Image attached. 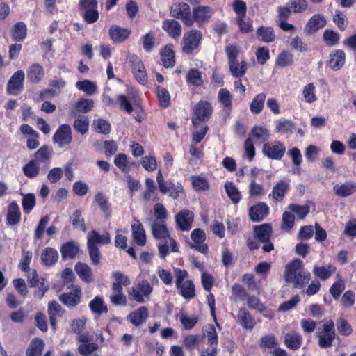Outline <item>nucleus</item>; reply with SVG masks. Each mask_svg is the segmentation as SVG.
<instances>
[{"label":"nucleus","instance_id":"f257e3e1","mask_svg":"<svg viewBox=\"0 0 356 356\" xmlns=\"http://www.w3.org/2000/svg\"><path fill=\"white\" fill-rule=\"evenodd\" d=\"M311 274L307 270L301 260L293 259L285 268L284 280L294 288L302 289L310 280Z\"/></svg>","mask_w":356,"mask_h":356},{"label":"nucleus","instance_id":"f03ea898","mask_svg":"<svg viewBox=\"0 0 356 356\" xmlns=\"http://www.w3.org/2000/svg\"><path fill=\"white\" fill-rule=\"evenodd\" d=\"M337 336L334 323L332 320L323 323L316 332L318 343L321 348H329L333 345V341Z\"/></svg>","mask_w":356,"mask_h":356},{"label":"nucleus","instance_id":"7ed1b4c3","mask_svg":"<svg viewBox=\"0 0 356 356\" xmlns=\"http://www.w3.org/2000/svg\"><path fill=\"white\" fill-rule=\"evenodd\" d=\"M202 38V33L199 30L191 29L186 32L181 41L182 52L187 55H191L200 48Z\"/></svg>","mask_w":356,"mask_h":356},{"label":"nucleus","instance_id":"20e7f679","mask_svg":"<svg viewBox=\"0 0 356 356\" xmlns=\"http://www.w3.org/2000/svg\"><path fill=\"white\" fill-rule=\"evenodd\" d=\"M286 152L284 144L280 140L267 141L264 143L262 153L272 160H280Z\"/></svg>","mask_w":356,"mask_h":356},{"label":"nucleus","instance_id":"39448f33","mask_svg":"<svg viewBox=\"0 0 356 356\" xmlns=\"http://www.w3.org/2000/svg\"><path fill=\"white\" fill-rule=\"evenodd\" d=\"M212 112V106L208 101H200L193 109V124L197 126L200 122L207 121L211 118Z\"/></svg>","mask_w":356,"mask_h":356},{"label":"nucleus","instance_id":"423d86ee","mask_svg":"<svg viewBox=\"0 0 356 356\" xmlns=\"http://www.w3.org/2000/svg\"><path fill=\"white\" fill-rule=\"evenodd\" d=\"M151 230L153 236L159 240L168 238L171 247V252H177L179 251V247L175 239L170 236L165 222H152L151 224Z\"/></svg>","mask_w":356,"mask_h":356},{"label":"nucleus","instance_id":"0eeeda50","mask_svg":"<svg viewBox=\"0 0 356 356\" xmlns=\"http://www.w3.org/2000/svg\"><path fill=\"white\" fill-rule=\"evenodd\" d=\"M170 15L174 18L182 20L187 26H191L193 24V19L191 17V10L188 4L186 3H175L171 6Z\"/></svg>","mask_w":356,"mask_h":356},{"label":"nucleus","instance_id":"6e6552de","mask_svg":"<svg viewBox=\"0 0 356 356\" xmlns=\"http://www.w3.org/2000/svg\"><path fill=\"white\" fill-rule=\"evenodd\" d=\"M152 287L147 280H142L128 291L129 298L143 303L145 298H149L152 292Z\"/></svg>","mask_w":356,"mask_h":356},{"label":"nucleus","instance_id":"1a4fd4ad","mask_svg":"<svg viewBox=\"0 0 356 356\" xmlns=\"http://www.w3.org/2000/svg\"><path fill=\"white\" fill-rule=\"evenodd\" d=\"M68 289L69 291L60 295L59 300L67 307H74L81 302L82 291L79 285L75 284Z\"/></svg>","mask_w":356,"mask_h":356},{"label":"nucleus","instance_id":"9d476101","mask_svg":"<svg viewBox=\"0 0 356 356\" xmlns=\"http://www.w3.org/2000/svg\"><path fill=\"white\" fill-rule=\"evenodd\" d=\"M72 140V129L69 124L60 125L53 136V140L60 147L69 145Z\"/></svg>","mask_w":356,"mask_h":356},{"label":"nucleus","instance_id":"9b49d317","mask_svg":"<svg viewBox=\"0 0 356 356\" xmlns=\"http://www.w3.org/2000/svg\"><path fill=\"white\" fill-rule=\"evenodd\" d=\"M193 243L190 245L192 249H194L201 253L207 254L208 252V246L204 243L206 234L204 230L197 228L193 230L191 234Z\"/></svg>","mask_w":356,"mask_h":356},{"label":"nucleus","instance_id":"f8f14e48","mask_svg":"<svg viewBox=\"0 0 356 356\" xmlns=\"http://www.w3.org/2000/svg\"><path fill=\"white\" fill-rule=\"evenodd\" d=\"M24 72L22 70L15 72L7 83V92L9 94L17 95L23 88Z\"/></svg>","mask_w":356,"mask_h":356},{"label":"nucleus","instance_id":"ddd939ff","mask_svg":"<svg viewBox=\"0 0 356 356\" xmlns=\"http://www.w3.org/2000/svg\"><path fill=\"white\" fill-rule=\"evenodd\" d=\"M213 13V9L211 7L207 6H200L193 8L191 17L193 19V22H196L200 26L209 21Z\"/></svg>","mask_w":356,"mask_h":356},{"label":"nucleus","instance_id":"4468645a","mask_svg":"<svg viewBox=\"0 0 356 356\" xmlns=\"http://www.w3.org/2000/svg\"><path fill=\"white\" fill-rule=\"evenodd\" d=\"M194 214L191 211L183 209L175 216L177 226L183 231L189 230L193 221Z\"/></svg>","mask_w":356,"mask_h":356},{"label":"nucleus","instance_id":"2eb2a0df","mask_svg":"<svg viewBox=\"0 0 356 356\" xmlns=\"http://www.w3.org/2000/svg\"><path fill=\"white\" fill-rule=\"evenodd\" d=\"M47 312L49 317L50 325L52 329L56 331L57 316L61 317L65 313V310L56 300H51L48 304Z\"/></svg>","mask_w":356,"mask_h":356},{"label":"nucleus","instance_id":"dca6fc26","mask_svg":"<svg viewBox=\"0 0 356 356\" xmlns=\"http://www.w3.org/2000/svg\"><path fill=\"white\" fill-rule=\"evenodd\" d=\"M111 40L115 43H121L129 37L131 31L127 28H122L118 25H113L108 31Z\"/></svg>","mask_w":356,"mask_h":356},{"label":"nucleus","instance_id":"f3484780","mask_svg":"<svg viewBox=\"0 0 356 356\" xmlns=\"http://www.w3.org/2000/svg\"><path fill=\"white\" fill-rule=\"evenodd\" d=\"M149 316V312L146 307L142 306L138 309L131 312L127 316V319L134 326L138 327L147 320Z\"/></svg>","mask_w":356,"mask_h":356},{"label":"nucleus","instance_id":"a211bd4d","mask_svg":"<svg viewBox=\"0 0 356 356\" xmlns=\"http://www.w3.org/2000/svg\"><path fill=\"white\" fill-rule=\"evenodd\" d=\"M162 29L170 37L174 39L179 38L182 31L180 23L175 19L164 20L162 24Z\"/></svg>","mask_w":356,"mask_h":356},{"label":"nucleus","instance_id":"6ab92c4d","mask_svg":"<svg viewBox=\"0 0 356 356\" xmlns=\"http://www.w3.org/2000/svg\"><path fill=\"white\" fill-rule=\"evenodd\" d=\"M268 207L266 204L259 202L252 206L249 209V216L250 219L254 222L262 220L268 213Z\"/></svg>","mask_w":356,"mask_h":356},{"label":"nucleus","instance_id":"aec40b11","mask_svg":"<svg viewBox=\"0 0 356 356\" xmlns=\"http://www.w3.org/2000/svg\"><path fill=\"white\" fill-rule=\"evenodd\" d=\"M236 321L245 330H252L256 324L254 318L245 308L239 309Z\"/></svg>","mask_w":356,"mask_h":356},{"label":"nucleus","instance_id":"412c9836","mask_svg":"<svg viewBox=\"0 0 356 356\" xmlns=\"http://www.w3.org/2000/svg\"><path fill=\"white\" fill-rule=\"evenodd\" d=\"M161 60L165 67H172L175 65V54L172 44L165 45L160 51Z\"/></svg>","mask_w":356,"mask_h":356},{"label":"nucleus","instance_id":"4be33fe9","mask_svg":"<svg viewBox=\"0 0 356 356\" xmlns=\"http://www.w3.org/2000/svg\"><path fill=\"white\" fill-rule=\"evenodd\" d=\"M330 58L328 64L333 70H340L345 63L346 55L343 50L332 51L330 54Z\"/></svg>","mask_w":356,"mask_h":356},{"label":"nucleus","instance_id":"5701e85b","mask_svg":"<svg viewBox=\"0 0 356 356\" xmlns=\"http://www.w3.org/2000/svg\"><path fill=\"white\" fill-rule=\"evenodd\" d=\"M44 76V70L42 65L33 63L30 65L27 71V79L31 83L40 82Z\"/></svg>","mask_w":356,"mask_h":356},{"label":"nucleus","instance_id":"b1692460","mask_svg":"<svg viewBox=\"0 0 356 356\" xmlns=\"http://www.w3.org/2000/svg\"><path fill=\"white\" fill-rule=\"evenodd\" d=\"M95 202L98 205L102 212L106 218H110L112 215V209L108 202V197L103 193L98 192L95 195Z\"/></svg>","mask_w":356,"mask_h":356},{"label":"nucleus","instance_id":"393cba45","mask_svg":"<svg viewBox=\"0 0 356 356\" xmlns=\"http://www.w3.org/2000/svg\"><path fill=\"white\" fill-rule=\"evenodd\" d=\"M269 137L270 132L268 129L264 127L254 126L251 129L248 138H252V140L255 143H266Z\"/></svg>","mask_w":356,"mask_h":356},{"label":"nucleus","instance_id":"a878e982","mask_svg":"<svg viewBox=\"0 0 356 356\" xmlns=\"http://www.w3.org/2000/svg\"><path fill=\"white\" fill-rule=\"evenodd\" d=\"M87 245L97 246V244H108L111 242L108 232L101 235L97 231L92 230L88 234Z\"/></svg>","mask_w":356,"mask_h":356},{"label":"nucleus","instance_id":"bb28decb","mask_svg":"<svg viewBox=\"0 0 356 356\" xmlns=\"http://www.w3.org/2000/svg\"><path fill=\"white\" fill-rule=\"evenodd\" d=\"M272 235V227L269 224L256 225L254 227V236L259 242L269 241Z\"/></svg>","mask_w":356,"mask_h":356},{"label":"nucleus","instance_id":"cd10ccee","mask_svg":"<svg viewBox=\"0 0 356 356\" xmlns=\"http://www.w3.org/2000/svg\"><path fill=\"white\" fill-rule=\"evenodd\" d=\"M336 195L341 197H348L356 191L355 182H345L341 184H336L333 187Z\"/></svg>","mask_w":356,"mask_h":356},{"label":"nucleus","instance_id":"c85d7f7f","mask_svg":"<svg viewBox=\"0 0 356 356\" xmlns=\"http://www.w3.org/2000/svg\"><path fill=\"white\" fill-rule=\"evenodd\" d=\"M75 271L80 279L86 283L92 282V268L86 263L78 262L74 267Z\"/></svg>","mask_w":356,"mask_h":356},{"label":"nucleus","instance_id":"c756f323","mask_svg":"<svg viewBox=\"0 0 356 356\" xmlns=\"http://www.w3.org/2000/svg\"><path fill=\"white\" fill-rule=\"evenodd\" d=\"M257 38L266 43H270L275 40L276 35L271 26H261L257 29Z\"/></svg>","mask_w":356,"mask_h":356},{"label":"nucleus","instance_id":"7c9ffc66","mask_svg":"<svg viewBox=\"0 0 356 356\" xmlns=\"http://www.w3.org/2000/svg\"><path fill=\"white\" fill-rule=\"evenodd\" d=\"M336 267L329 264L326 266H319L315 265L313 269L314 275L321 280H327L335 272Z\"/></svg>","mask_w":356,"mask_h":356},{"label":"nucleus","instance_id":"2f4dec72","mask_svg":"<svg viewBox=\"0 0 356 356\" xmlns=\"http://www.w3.org/2000/svg\"><path fill=\"white\" fill-rule=\"evenodd\" d=\"M326 24L325 19L321 15H314L307 22L305 26V31L314 33L318 29L324 27Z\"/></svg>","mask_w":356,"mask_h":356},{"label":"nucleus","instance_id":"473e14b6","mask_svg":"<svg viewBox=\"0 0 356 356\" xmlns=\"http://www.w3.org/2000/svg\"><path fill=\"white\" fill-rule=\"evenodd\" d=\"M180 294L186 300H191L195 296V287L192 280H185L184 282L176 286Z\"/></svg>","mask_w":356,"mask_h":356},{"label":"nucleus","instance_id":"72a5a7b5","mask_svg":"<svg viewBox=\"0 0 356 356\" xmlns=\"http://www.w3.org/2000/svg\"><path fill=\"white\" fill-rule=\"evenodd\" d=\"M58 259V252L50 247H47L42 250L41 254V260L44 265L51 266L54 265Z\"/></svg>","mask_w":356,"mask_h":356},{"label":"nucleus","instance_id":"f704fd0d","mask_svg":"<svg viewBox=\"0 0 356 356\" xmlns=\"http://www.w3.org/2000/svg\"><path fill=\"white\" fill-rule=\"evenodd\" d=\"M21 219V213L18 204L15 202H12L8 205L7 213L8 224L15 225L17 224Z\"/></svg>","mask_w":356,"mask_h":356},{"label":"nucleus","instance_id":"c9c22d12","mask_svg":"<svg viewBox=\"0 0 356 356\" xmlns=\"http://www.w3.org/2000/svg\"><path fill=\"white\" fill-rule=\"evenodd\" d=\"M302 337L297 332L287 333L285 335L284 343L287 348L296 350L299 349L302 345Z\"/></svg>","mask_w":356,"mask_h":356},{"label":"nucleus","instance_id":"e433bc0d","mask_svg":"<svg viewBox=\"0 0 356 356\" xmlns=\"http://www.w3.org/2000/svg\"><path fill=\"white\" fill-rule=\"evenodd\" d=\"M218 99L225 110L230 111L232 109L233 95L227 88H221L218 94Z\"/></svg>","mask_w":356,"mask_h":356},{"label":"nucleus","instance_id":"4c0bfd02","mask_svg":"<svg viewBox=\"0 0 356 356\" xmlns=\"http://www.w3.org/2000/svg\"><path fill=\"white\" fill-rule=\"evenodd\" d=\"M79 248L77 243L74 241H70L64 243L60 249L62 257L63 259H73L79 252Z\"/></svg>","mask_w":356,"mask_h":356},{"label":"nucleus","instance_id":"58836bf2","mask_svg":"<svg viewBox=\"0 0 356 356\" xmlns=\"http://www.w3.org/2000/svg\"><path fill=\"white\" fill-rule=\"evenodd\" d=\"M44 345L42 339L39 338L33 339L26 351V356H40Z\"/></svg>","mask_w":356,"mask_h":356},{"label":"nucleus","instance_id":"ea45409f","mask_svg":"<svg viewBox=\"0 0 356 356\" xmlns=\"http://www.w3.org/2000/svg\"><path fill=\"white\" fill-rule=\"evenodd\" d=\"M228 65L231 74L234 78H241L246 73L248 63L245 61L238 62V60H236Z\"/></svg>","mask_w":356,"mask_h":356},{"label":"nucleus","instance_id":"a19ab883","mask_svg":"<svg viewBox=\"0 0 356 356\" xmlns=\"http://www.w3.org/2000/svg\"><path fill=\"white\" fill-rule=\"evenodd\" d=\"M27 29L24 22H17L11 29V37L13 41L19 42L26 36Z\"/></svg>","mask_w":356,"mask_h":356},{"label":"nucleus","instance_id":"79ce46f5","mask_svg":"<svg viewBox=\"0 0 356 356\" xmlns=\"http://www.w3.org/2000/svg\"><path fill=\"white\" fill-rule=\"evenodd\" d=\"M289 191V184L284 181H280L273 188V198L276 201H282Z\"/></svg>","mask_w":356,"mask_h":356},{"label":"nucleus","instance_id":"37998d69","mask_svg":"<svg viewBox=\"0 0 356 356\" xmlns=\"http://www.w3.org/2000/svg\"><path fill=\"white\" fill-rule=\"evenodd\" d=\"M132 234L136 243L143 246L146 243V235L143 226L141 223L131 226Z\"/></svg>","mask_w":356,"mask_h":356},{"label":"nucleus","instance_id":"c03bdc74","mask_svg":"<svg viewBox=\"0 0 356 356\" xmlns=\"http://www.w3.org/2000/svg\"><path fill=\"white\" fill-rule=\"evenodd\" d=\"M113 293L110 296L111 302L115 306H126L127 304V297L123 293L122 289L111 288Z\"/></svg>","mask_w":356,"mask_h":356},{"label":"nucleus","instance_id":"a18cd8bd","mask_svg":"<svg viewBox=\"0 0 356 356\" xmlns=\"http://www.w3.org/2000/svg\"><path fill=\"white\" fill-rule=\"evenodd\" d=\"M165 186L167 191L161 193L163 194H166L168 193L170 197L174 200H177L179 195L184 192L183 186L179 182L175 184L172 181H168Z\"/></svg>","mask_w":356,"mask_h":356},{"label":"nucleus","instance_id":"49530a36","mask_svg":"<svg viewBox=\"0 0 356 356\" xmlns=\"http://www.w3.org/2000/svg\"><path fill=\"white\" fill-rule=\"evenodd\" d=\"M266 97V95L263 92L258 94L254 97L250 106L252 113L259 114L262 111Z\"/></svg>","mask_w":356,"mask_h":356},{"label":"nucleus","instance_id":"de8ad7c7","mask_svg":"<svg viewBox=\"0 0 356 356\" xmlns=\"http://www.w3.org/2000/svg\"><path fill=\"white\" fill-rule=\"evenodd\" d=\"M225 188L228 197L230 198L234 204H237L240 202L241 195L238 189L232 182H226Z\"/></svg>","mask_w":356,"mask_h":356},{"label":"nucleus","instance_id":"09e8293b","mask_svg":"<svg viewBox=\"0 0 356 356\" xmlns=\"http://www.w3.org/2000/svg\"><path fill=\"white\" fill-rule=\"evenodd\" d=\"M24 174L29 178H34L39 175L40 165L35 160H31L22 168Z\"/></svg>","mask_w":356,"mask_h":356},{"label":"nucleus","instance_id":"8fccbe9b","mask_svg":"<svg viewBox=\"0 0 356 356\" xmlns=\"http://www.w3.org/2000/svg\"><path fill=\"white\" fill-rule=\"evenodd\" d=\"M112 275L115 282L113 283L111 288L122 289V286H127L131 283L129 278L120 271L113 272Z\"/></svg>","mask_w":356,"mask_h":356},{"label":"nucleus","instance_id":"3c124183","mask_svg":"<svg viewBox=\"0 0 356 356\" xmlns=\"http://www.w3.org/2000/svg\"><path fill=\"white\" fill-rule=\"evenodd\" d=\"M153 210L155 219L152 222H165L168 218V212L163 204L161 203H156Z\"/></svg>","mask_w":356,"mask_h":356},{"label":"nucleus","instance_id":"603ef678","mask_svg":"<svg viewBox=\"0 0 356 356\" xmlns=\"http://www.w3.org/2000/svg\"><path fill=\"white\" fill-rule=\"evenodd\" d=\"M89 307L92 312L101 314L108 312L107 307L104 305L103 299L99 296H96L90 302Z\"/></svg>","mask_w":356,"mask_h":356},{"label":"nucleus","instance_id":"864d4df0","mask_svg":"<svg viewBox=\"0 0 356 356\" xmlns=\"http://www.w3.org/2000/svg\"><path fill=\"white\" fill-rule=\"evenodd\" d=\"M310 207L308 205H298L296 204H291L288 207V210L291 213L297 215L299 219H304L307 214L309 213Z\"/></svg>","mask_w":356,"mask_h":356},{"label":"nucleus","instance_id":"5fc2aeb1","mask_svg":"<svg viewBox=\"0 0 356 356\" xmlns=\"http://www.w3.org/2000/svg\"><path fill=\"white\" fill-rule=\"evenodd\" d=\"M51 158V150L47 145L42 146L35 153V159L39 163H46Z\"/></svg>","mask_w":356,"mask_h":356},{"label":"nucleus","instance_id":"6e6d98bb","mask_svg":"<svg viewBox=\"0 0 356 356\" xmlns=\"http://www.w3.org/2000/svg\"><path fill=\"white\" fill-rule=\"evenodd\" d=\"M191 182L195 191H206L209 188V184L207 178L203 176L191 177Z\"/></svg>","mask_w":356,"mask_h":356},{"label":"nucleus","instance_id":"4d7b16f0","mask_svg":"<svg viewBox=\"0 0 356 356\" xmlns=\"http://www.w3.org/2000/svg\"><path fill=\"white\" fill-rule=\"evenodd\" d=\"M293 62V56L289 51H282L276 59V65L284 67L288 65H292Z\"/></svg>","mask_w":356,"mask_h":356},{"label":"nucleus","instance_id":"13d9d810","mask_svg":"<svg viewBox=\"0 0 356 356\" xmlns=\"http://www.w3.org/2000/svg\"><path fill=\"white\" fill-rule=\"evenodd\" d=\"M76 86L88 95H92L97 90V85L89 80L79 81L76 83Z\"/></svg>","mask_w":356,"mask_h":356},{"label":"nucleus","instance_id":"bf43d9fd","mask_svg":"<svg viewBox=\"0 0 356 356\" xmlns=\"http://www.w3.org/2000/svg\"><path fill=\"white\" fill-rule=\"evenodd\" d=\"M73 127L77 132L81 134H85L88 131L89 127V120L88 117L79 115L77 119L75 120Z\"/></svg>","mask_w":356,"mask_h":356},{"label":"nucleus","instance_id":"052dcab7","mask_svg":"<svg viewBox=\"0 0 356 356\" xmlns=\"http://www.w3.org/2000/svg\"><path fill=\"white\" fill-rule=\"evenodd\" d=\"M225 53L227 56L228 64L236 62L240 54V48L238 45L229 44L225 47Z\"/></svg>","mask_w":356,"mask_h":356},{"label":"nucleus","instance_id":"680f3d73","mask_svg":"<svg viewBox=\"0 0 356 356\" xmlns=\"http://www.w3.org/2000/svg\"><path fill=\"white\" fill-rule=\"evenodd\" d=\"M71 219L72 225L75 229H80L83 232L86 230V226L84 222V218L82 216L81 211L76 210L73 213Z\"/></svg>","mask_w":356,"mask_h":356},{"label":"nucleus","instance_id":"e2e57ef3","mask_svg":"<svg viewBox=\"0 0 356 356\" xmlns=\"http://www.w3.org/2000/svg\"><path fill=\"white\" fill-rule=\"evenodd\" d=\"M94 107V101L91 99H82L75 104V108L81 113H88Z\"/></svg>","mask_w":356,"mask_h":356},{"label":"nucleus","instance_id":"0e129e2a","mask_svg":"<svg viewBox=\"0 0 356 356\" xmlns=\"http://www.w3.org/2000/svg\"><path fill=\"white\" fill-rule=\"evenodd\" d=\"M157 97L159 101V104L162 107L166 108L170 105V95L165 88L161 86L157 87Z\"/></svg>","mask_w":356,"mask_h":356},{"label":"nucleus","instance_id":"69168bd1","mask_svg":"<svg viewBox=\"0 0 356 356\" xmlns=\"http://www.w3.org/2000/svg\"><path fill=\"white\" fill-rule=\"evenodd\" d=\"M206 336L208 339L209 348L216 347L218 345V335L215 327L209 325L206 329Z\"/></svg>","mask_w":356,"mask_h":356},{"label":"nucleus","instance_id":"338daca9","mask_svg":"<svg viewBox=\"0 0 356 356\" xmlns=\"http://www.w3.org/2000/svg\"><path fill=\"white\" fill-rule=\"evenodd\" d=\"M22 204L25 213H29L35 205V197L33 193H28L23 196Z\"/></svg>","mask_w":356,"mask_h":356},{"label":"nucleus","instance_id":"774afa93","mask_svg":"<svg viewBox=\"0 0 356 356\" xmlns=\"http://www.w3.org/2000/svg\"><path fill=\"white\" fill-rule=\"evenodd\" d=\"M337 327L341 335L349 336L353 332L350 324L344 318H339L337 321Z\"/></svg>","mask_w":356,"mask_h":356}]
</instances>
